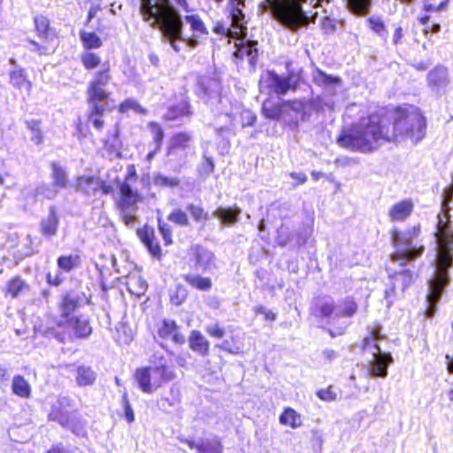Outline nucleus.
<instances>
[{
	"label": "nucleus",
	"instance_id": "nucleus-1",
	"mask_svg": "<svg viewBox=\"0 0 453 453\" xmlns=\"http://www.w3.org/2000/svg\"><path fill=\"white\" fill-rule=\"evenodd\" d=\"M426 120L420 110L414 106L398 108L393 131L377 117H369L352 126L338 138V143L351 150L372 152L388 142L411 141L417 144L426 136Z\"/></svg>",
	"mask_w": 453,
	"mask_h": 453
},
{
	"label": "nucleus",
	"instance_id": "nucleus-2",
	"mask_svg": "<svg viewBox=\"0 0 453 453\" xmlns=\"http://www.w3.org/2000/svg\"><path fill=\"white\" fill-rule=\"evenodd\" d=\"M419 234V227L414 226L406 232H400L395 229L392 232V242L395 251L391 254L390 262L387 265L389 282L385 289V299L390 307L393 303L394 296L397 290L402 293L413 281L414 271L411 262L421 256L424 251L423 247H417L413 238Z\"/></svg>",
	"mask_w": 453,
	"mask_h": 453
},
{
	"label": "nucleus",
	"instance_id": "nucleus-3",
	"mask_svg": "<svg viewBox=\"0 0 453 453\" xmlns=\"http://www.w3.org/2000/svg\"><path fill=\"white\" fill-rule=\"evenodd\" d=\"M140 12L144 21L160 31L163 41L168 42L175 52L181 50L184 28L182 16L168 0L158 7L151 0H147L141 4Z\"/></svg>",
	"mask_w": 453,
	"mask_h": 453
},
{
	"label": "nucleus",
	"instance_id": "nucleus-4",
	"mask_svg": "<svg viewBox=\"0 0 453 453\" xmlns=\"http://www.w3.org/2000/svg\"><path fill=\"white\" fill-rule=\"evenodd\" d=\"M330 0H264L258 5L259 12H268L280 26L290 31H297L308 22V15L302 4L309 3L313 8Z\"/></svg>",
	"mask_w": 453,
	"mask_h": 453
},
{
	"label": "nucleus",
	"instance_id": "nucleus-5",
	"mask_svg": "<svg viewBox=\"0 0 453 453\" xmlns=\"http://www.w3.org/2000/svg\"><path fill=\"white\" fill-rule=\"evenodd\" d=\"M111 80L110 74V64L104 62L101 70L97 71L88 87V120L95 128L101 130L104 127L102 119L104 112L110 110L108 98L109 93L105 86Z\"/></svg>",
	"mask_w": 453,
	"mask_h": 453
},
{
	"label": "nucleus",
	"instance_id": "nucleus-6",
	"mask_svg": "<svg viewBox=\"0 0 453 453\" xmlns=\"http://www.w3.org/2000/svg\"><path fill=\"white\" fill-rule=\"evenodd\" d=\"M197 96L215 116H225L226 122L232 118L231 100L223 91L220 81L216 78L203 77L197 82Z\"/></svg>",
	"mask_w": 453,
	"mask_h": 453
},
{
	"label": "nucleus",
	"instance_id": "nucleus-7",
	"mask_svg": "<svg viewBox=\"0 0 453 453\" xmlns=\"http://www.w3.org/2000/svg\"><path fill=\"white\" fill-rule=\"evenodd\" d=\"M357 311V304L351 296L337 303L331 296L317 297L311 306V314L327 324H334L340 318H352Z\"/></svg>",
	"mask_w": 453,
	"mask_h": 453
},
{
	"label": "nucleus",
	"instance_id": "nucleus-8",
	"mask_svg": "<svg viewBox=\"0 0 453 453\" xmlns=\"http://www.w3.org/2000/svg\"><path fill=\"white\" fill-rule=\"evenodd\" d=\"M92 332L89 319L85 315H77L65 320H58L57 327L48 328L44 335L65 343L67 338L86 339Z\"/></svg>",
	"mask_w": 453,
	"mask_h": 453
},
{
	"label": "nucleus",
	"instance_id": "nucleus-9",
	"mask_svg": "<svg viewBox=\"0 0 453 453\" xmlns=\"http://www.w3.org/2000/svg\"><path fill=\"white\" fill-rule=\"evenodd\" d=\"M34 25L36 35L42 42L29 39L28 50L39 56L53 53L57 48V32L50 26V19L44 15L37 14L34 17Z\"/></svg>",
	"mask_w": 453,
	"mask_h": 453
},
{
	"label": "nucleus",
	"instance_id": "nucleus-10",
	"mask_svg": "<svg viewBox=\"0 0 453 453\" xmlns=\"http://www.w3.org/2000/svg\"><path fill=\"white\" fill-rule=\"evenodd\" d=\"M190 268L202 273H212L217 269V258L213 251L200 245H192L188 252Z\"/></svg>",
	"mask_w": 453,
	"mask_h": 453
},
{
	"label": "nucleus",
	"instance_id": "nucleus-11",
	"mask_svg": "<svg viewBox=\"0 0 453 453\" xmlns=\"http://www.w3.org/2000/svg\"><path fill=\"white\" fill-rule=\"evenodd\" d=\"M49 419L58 422L62 427L69 429L73 434L84 437L87 434V421L78 412L50 411Z\"/></svg>",
	"mask_w": 453,
	"mask_h": 453
},
{
	"label": "nucleus",
	"instance_id": "nucleus-12",
	"mask_svg": "<svg viewBox=\"0 0 453 453\" xmlns=\"http://www.w3.org/2000/svg\"><path fill=\"white\" fill-rule=\"evenodd\" d=\"M293 78L292 74L283 76L274 71H268L263 79L271 91L277 95L284 96L289 90H295L296 88L297 84L293 81Z\"/></svg>",
	"mask_w": 453,
	"mask_h": 453
},
{
	"label": "nucleus",
	"instance_id": "nucleus-13",
	"mask_svg": "<svg viewBox=\"0 0 453 453\" xmlns=\"http://www.w3.org/2000/svg\"><path fill=\"white\" fill-rule=\"evenodd\" d=\"M372 361L370 363L368 371L372 377L386 378L388 368L394 359L389 352L381 350L379 345H375V351L372 352Z\"/></svg>",
	"mask_w": 453,
	"mask_h": 453
},
{
	"label": "nucleus",
	"instance_id": "nucleus-14",
	"mask_svg": "<svg viewBox=\"0 0 453 453\" xmlns=\"http://www.w3.org/2000/svg\"><path fill=\"white\" fill-rule=\"evenodd\" d=\"M85 298L83 293L69 291L65 293L59 303V319L65 320L75 317V311L81 305Z\"/></svg>",
	"mask_w": 453,
	"mask_h": 453
},
{
	"label": "nucleus",
	"instance_id": "nucleus-15",
	"mask_svg": "<svg viewBox=\"0 0 453 453\" xmlns=\"http://www.w3.org/2000/svg\"><path fill=\"white\" fill-rule=\"evenodd\" d=\"M426 81L428 87L433 91L444 90L450 83L448 68L441 65H436L427 73Z\"/></svg>",
	"mask_w": 453,
	"mask_h": 453
},
{
	"label": "nucleus",
	"instance_id": "nucleus-16",
	"mask_svg": "<svg viewBox=\"0 0 453 453\" xmlns=\"http://www.w3.org/2000/svg\"><path fill=\"white\" fill-rule=\"evenodd\" d=\"M258 49L257 42L250 40H241L239 43L235 42V50L234 57L237 59L247 58L251 68H255L257 62Z\"/></svg>",
	"mask_w": 453,
	"mask_h": 453
},
{
	"label": "nucleus",
	"instance_id": "nucleus-17",
	"mask_svg": "<svg viewBox=\"0 0 453 453\" xmlns=\"http://www.w3.org/2000/svg\"><path fill=\"white\" fill-rule=\"evenodd\" d=\"M119 210H136L137 203L141 196L137 190L133 189L128 182H123L119 186Z\"/></svg>",
	"mask_w": 453,
	"mask_h": 453
},
{
	"label": "nucleus",
	"instance_id": "nucleus-18",
	"mask_svg": "<svg viewBox=\"0 0 453 453\" xmlns=\"http://www.w3.org/2000/svg\"><path fill=\"white\" fill-rule=\"evenodd\" d=\"M244 6V0H228L226 7L229 12L232 27L240 33L247 29L245 26V14L242 11Z\"/></svg>",
	"mask_w": 453,
	"mask_h": 453
},
{
	"label": "nucleus",
	"instance_id": "nucleus-19",
	"mask_svg": "<svg viewBox=\"0 0 453 453\" xmlns=\"http://www.w3.org/2000/svg\"><path fill=\"white\" fill-rule=\"evenodd\" d=\"M154 360L151 361L154 365L151 366L152 374L159 378V382L154 381L155 387L157 388L161 383H165L173 380L176 374L173 369L166 365V360L163 356H154Z\"/></svg>",
	"mask_w": 453,
	"mask_h": 453
},
{
	"label": "nucleus",
	"instance_id": "nucleus-20",
	"mask_svg": "<svg viewBox=\"0 0 453 453\" xmlns=\"http://www.w3.org/2000/svg\"><path fill=\"white\" fill-rule=\"evenodd\" d=\"M59 224L57 209L54 206L49 208L47 217L43 218L40 222V230L43 236L51 238L57 234Z\"/></svg>",
	"mask_w": 453,
	"mask_h": 453
},
{
	"label": "nucleus",
	"instance_id": "nucleus-21",
	"mask_svg": "<svg viewBox=\"0 0 453 453\" xmlns=\"http://www.w3.org/2000/svg\"><path fill=\"white\" fill-rule=\"evenodd\" d=\"M188 346L190 349L202 357L209 354L210 342L198 330H192L188 336Z\"/></svg>",
	"mask_w": 453,
	"mask_h": 453
},
{
	"label": "nucleus",
	"instance_id": "nucleus-22",
	"mask_svg": "<svg viewBox=\"0 0 453 453\" xmlns=\"http://www.w3.org/2000/svg\"><path fill=\"white\" fill-rule=\"evenodd\" d=\"M285 111L291 110L300 115L301 120H305L311 115V111L315 109V103L304 100H288L284 101Z\"/></svg>",
	"mask_w": 453,
	"mask_h": 453
},
{
	"label": "nucleus",
	"instance_id": "nucleus-23",
	"mask_svg": "<svg viewBox=\"0 0 453 453\" xmlns=\"http://www.w3.org/2000/svg\"><path fill=\"white\" fill-rule=\"evenodd\" d=\"M242 211L234 207H219L213 212L212 216L218 218L225 226H232L239 221Z\"/></svg>",
	"mask_w": 453,
	"mask_h": 453
},
{
	"label": "nucleus",
	"instance_id": "nucleus-24",
	"mask_svg": "<svg viewBox=\"0 0 453 453\" xmlns=\"http://www.w3.org/2000/svg\"><path fill=\"white\" fill-rule=\"evenodd\" d=\"M413 210V203L410 200H403L394 204L389 211L392 221H403L407 219Z\"/></svg>",
	"mask_w": 453,
	"mask_h": 453
},
{
	"label": "nucleus",
	"instance_id": "nucleus-25",
	"mask_svg": "<svg viewBox=\"0 0 453 453\" xmlns=\"http://www.w3.org/2000/svg\"><path fill=\"white\" fill-rule=\"evenodd\" d=\"M182 278L191 288L200 291H209L212 288L211 278L203 277L201 274L186 273L182 275Z\"/></svg>",
	"mask_w": 453,
	"mask_h": 453
},
{
	"label": "nucleus",
	"instance_id": "nucleus-26",
	"mask_svg": "<svg viewBox=\"0 0 453 453\" xmlns=\"http://www.w3.org/2000/svg\"><path fill=\"white\" fill-rule=\"evenodd\" d=\"M96 372L87 365H79L76 367L75 380L79 387H88L95 383L96 380Z\"/></svg>",
	"mask_w": 453,
	"mask_h": 453
},
{
	"label": "nucleus",
	"instance_id": "nucleus-27",
	"mask_svg": "<svg viewBox=\"0 0 453 453\" xmlns=\"http://www.w3.org/2000/svg\"><path fill=\"white\" fill-rule=\"evenodd\" d=\"M285 112L284 102L277 104L271 100H266L263 103L262 113L266 119L278 120Z\"/></svg>",
	"mask_w": 453,
	"mask_h": 453
},
{
	"label": "nucleus",
	"instance_id": "nucleus-28",
	"mask_svg": "<svg viewBox=\"0 0 453 453\" xmlns=\"http://www.w3.org/2000/svg\"><path fill=\"white\" fill-rule=\"evenodd\" d=\"M50 168L53 187L57 189L65 188L68 184L65 169L58 162H52L50 164Z\"/></svg>",
	"mask_w": 453,
	"mask_h": 453
},
{
	"label": "nucleus",
	"instance_id": "nucleus-29",
	"mask_svg": "<svg viewBox=\"0 0 453 453\" xmlns=\"http://www.w3.org/2000/svg\"><path fill=\"white\" fill-rule=\"evenodd\" d=\"M101 186L100 180L95 177H80L77 180V191H81L86 196H94Z\"/></svg>",
	"mask_w": 453,
	"mask_h": 453
},
{
	"label": "nucleus",
	"instance_id": "nucleus-30",
	"mask_svg": "<svg viewBox=\"0 0 453 453\" xmlns=\"http://www.w3.org/2000/svg\"><path fill=\"white\" fill-rule=\"evenodd\" d=\"M191 141V135L186 132H180L175 134L170 141V145L168 148V154L173 155L176 154L177 150H184L188 148L189 142Z\"/></svg>",
	"mask_w": 453,
	"mask_h": 453
},
{
	"label": "nucleus",
	"instance_id": "nucleus-31",
	"mask_svg": "<svg viewBox=\"0 0 453 453\" xmlns=\"http://www.w3.org/2000/svg\"><path fill=\"white\" fill-rule=\"evenodd\" d=\"M152 371L150 366L139 368L136 370L134 377L139 385V388L144 393H151L153 391V386L151 384Z\"/></svg>",
	"mask_w": 453,
	"mask_h": 453
},
{
	"label": "nucleus",
	"instance_id": "nucleus-32",
	"mask_svg": "<svg viewBox=\"0 0 453 453\" xmlns=\"http://www.w3.org/2000/svg\"><path fill=\"white\" fill-rule=\"evenodd\" d=\"M12 393L21 398H29L31 395V386L22 375H15L12 381Z\"/></svg>",
	"mask_w": 453,
	"mask_h": 453
},
{
	"label": "nucleus",
	"instance_id": "nucleus-33",
	"mask_svg": "<svg viewBox=\"0 0 453 453\" xmlns=\"http://www.w3.org/2000/svg\"><path fill=\"white\" fill-rule=\"evenodd\" d=\"M58 268L64 273H70L81 265V257L76 254L62 255L57 259Z\"/></svg>",
	"mask_w": 453,
	"mask_h": 453
},
{
	"label": "nucleus",
	"instance_id": "nucleus-34",
	"mask_svg": "<svg viewBox=\"0 0 453 453\" xmlns=\"http://www.w3.org/2000/svg\"><path fill=\"white\" fill-rule=\"evenodd\" d=\"M10 82L13 87L19 89L26 88L27 90H30L32 87L23 68L13 69L10 72Z\"/></svg>",
	"mask_w": 453,
	"mask_h": 453
},
{
	"label": "nucleus",
	"instance_id": "nucleus-35",
	"mask_svg": "<svg viewBox=\"0 0 453 453\" xmlns=\"http://www.w3.org/2000/svg\"><path fill=\"white\" fill-rule=\"evenodd\" d=\"M198 453H223V445L218 437L201 439Z\"/></svg>",
	"mask_w": 453,
	"mask_h": 453
},
{
	"label": "nucleus",
	"instance_id": "nucleus-36",
	"mask_svg": "<svg viewBox=\"0 0 453 453\" xmlns=\"http://www.w3.org/2000/svg\"><path fill=\"white\" fill-rule=\"evenodd\" d=\"M313 233L312 221L303 222L302 226L295 231V246L300 248L306 244Z\"/></svg>",
	"mask_w": 453,
	"mask_h": 453
},
{
	"label": "nucleus",
	"instance_id": "nucleus-37",
	"mask_svg": "<svg viewBox=\"0 0 453 453\" xmlns=\"http://www.w3.org/2000/svg\"><path fill=\"white\" fill-rule=\"evenodd\" d=\"M182 19L189 24L190 29L192 30L193 34L199 35H209L207 27H205L203 21L202 20L198 14L186 15L184 18H182Z\"/></svg>",
	"mask_w": 453,
	"mask_h": 453
},
{
	"label": "nucleus",
	"instance_id": "nucleus-38",
	"mask_svg": "<svg viewBox=\"0 0 453 453\" xmlns=\"http://www.w3.org/2000/svg\"><path fill=\"white\" fill-rule=\"evenodd\" d=\"M80 39L86 50L99 49L103 42L101 38L95 32H80Z\"/></svg>",
	"mask_w": 453,
	"mask_h": 453
},
{
	"label": "nucleus",
	"instance_id": "nucleus-39",
	"mask_svg": "<svg viewBox=\"0 0 453 453\" xmlns=\"http://www.w3.org/2000/svg\"><path fill=\"white\" fill-rule=\"evenodd\" d=\"M347 5L351 13L365 16L370 11L371 0H347Z\"/></svg>",
	"mask_w": 453,
	"mask_h": 453
},
{
	"label": "nucleus",
	"instance_id": "nucleus-40",
	"mask_svg": "<svg viewBox=\"0 0 453 453\" xmlns=\"http://www.w3.org/2000/svg\"><path fill=\"white\" fill-rule=\"evenodd\" d=\"M7 293L15 298L23 292L28 290V285L20 278L14 277L7 282Z\"/></svg>",
	"mask_w": 453,
	"mask_h": 453
},
{
	"label": "nucleus",
	"instance_id": "nucleus-41",
	"mask_svg": "<svg viewBox=\"0 0 453 453\" xmlns=\"http://www.w3.org/2000/svg\"><path fill=\"white\" fill-rule=\"evenodd\" d=\"M189 114V104L187 102H181L170 107L166 111L165 118L168 120H174L182 116H188Z\"/></svg>",
	"mask_w": 453,
	"mask_h": 453
},
{
	"label": "nucleus",
	"instance_id": "nucleus-42",
	"mask_svg": "<svg viewBox=\"0 0 453 453\" xmlns=\"http://www.w3.org/2000/svg\"><path fill=\"white\" fill-rule=\"evenodd\" d=\"M276 240L277 243L281 247H285L287 245H291L294 248L296 247L295 246V231L290 232L288 227L283 225L278 229Z\"/></svg>",
	"mask_w": 453,
	"mask_h": 453
},
{
	"label": "nucleus",
	"instance_id": "nucleus-43",
	"mask_svg": "<svg viewBox=\"0 0 453 453\" xmlns=\"http://www.w3.org/2000/svg\"><path fill=\"white\" fill-rule=\"evenodd\" d=\"M81 62L86 70H93L101 64V58L96 53L85 51L81 54Z\"/></svg>",
	"mask_w": 453,
	"mask_h": 453
},
{
	"label": "nucleus",
	"instance_id": "nucleus-44",
	"mask_svg": "<svg viewBox=\"0 0 453 453\" xmlns=\"http://www.w3.org/2000/svg\"><path fill=\"white\" fill-rule=\"evenodd\" d=\"M152 182L159 188H175L180 185V180L177 177H167L161 173L154 174Z\"/></svg>",
	"mask_w": 453,
	"mask_h": 453
},
{
	"label": "nucleus",
	"instance_id": "nucleus-45",
	"mask_svg": "<svg viewBox=\"0 0 453 453\" xmlns=\"http://www.w3.org/2000/svg\"><path fill=\"white\" fill-rule=\"evenodd\" d=\"M215 165L213 158L208 155L207 151L203 153V162L198 166V172L201 177L206 179L213 173Z\"/></svg>",
	"mask_w": 453,
	"mask_h": 453
},
{
	"label": "nucleus",
	"instance_id": "nucleus-46",
	"mask_svg": "<svg viewBox=\"0 0 453 453\" xmlns=\"http://www.w3.org/2000/svg\"><path fill=\"white\" fill-rule=\"evenodd\" d=\"M178 329V326L174 320L163 319L157 329V335L162 339L170 338L174 331Z\"/></svg>",
	"mask_w": 453,
	"mask_h": 453
},
{
	"label": "nucleus",
	"instance_id": "nucleus-47",
	"mask_svg": "<svg viewBox=\"0 0 453 453\" xmlns=\"http://www.w3.org/2000/svg\"><path fill=\"white\" fill-rule=\"evenodd\" d=\"M188 296L187 288L181 285H175L174 288L170 291L171 303L176 306H179L184 303Z\"/></svg>",
	"mask_w": 453,
	"mask_h": 453
},
{
	"label": "nucleus",
	"instance_id": "nucleus-48",
	"mask_svg": "<svg viewBox=\"0 0 453 453\" xmlns=\"http://www.w3.org/2000/svg\"><path fill=\"white\" fill-rule=\"evenodd\" d=\"M174 390L173 388H171V394L173 395ZM180 403V398L178 393L175 395H173L172 398L168 397H161L158 401V407L165 412H171L172 409L177 407Z\"/></svg>",
	"mask_w": 453,
	"mask_h": 453
},
{
	"label": "nucleus",
	"instance_id": "nucleus-49",
	"mask_svg": "<svg viewBox=\"0 0 453 453\" xmlns=\"http://www.w3.org/2000/svg\"><path fill=\"white\" fill-rule=\"evenodd\" d=\"M299 416L291 408H287L280 416V422L282 425L290 426L292 428H296L299 426L297 420Z\"/></svg>",
	"mask_w": 453,
	"mask_h": 453
},
{
	"label": "nucleus",
	"instance_id": "nucleus-50",
	"mask_svg": "<svg viewBox=\"0 0 453 453\" xmlns=\"http://www.w3.org/2000/svg\"><path fill=\"white\" fill-rule=\"evenodd\" d=\"M167 219L178 226H188L189 219L187 213L181 209L173 210L167 217Z\"/></svg>",
	"mask_w": 453,
	"mask_h": 453
},
{
	"label": "nucleus",
	"instance_id": "nucleus-51",
	"mask_svg": "<svg viewBox=\"0 0 453 453\" xmlns=\"http://www.w3.org/2000/svg\"><path fill=\"white\" fill-rule=\"evenodd\" d=\"M368 23L370 28L376 33L378 35L381 37H387L388 32L386 31V27L383 20L379 17H370L368 19Z\"/></svg>",
	"mask_w": 453,
	"mask_h": 453
},
{
	"label": "nucleus",
	"instance_id": "nucleus-52",
	"mask_svg": "<svg viewBox=\"0 0 453 453\" xmlns=\"http://www.w3.org/2000/svg\"><path fill=\"white\" fill-rule=\"evenodd\" d=\"M157 225H158V231L160 234L162 235V238L165 242V245H170L173 242L172 240V226L162 220V219L157 218Z\"/></svg>",
	"mask_w": 453,
	"mask_h": 453
},
{
	"label": "nucleus",
	"instance_id": "nucleus-53",
	"mask_svg": "<svg viewBox=\"0 0 453 453\" xmlns=\"http://www.w3.org/2000/svg\"><path fill=\"white\" fill-rule=\"evenodd\" d=\"M314 81L319 85H333L338 83L340 79L319 70L314 75Z\"/></svg>",
	"mask_w": 453,
	"mask_h": 453
},
{
	"label": "nucleus",
	"instance_id": "nucleus-54",
	"mask_svg": "<svg viewBox=\"0 0 453 453\" xmlns=\"http://www.w3.org/2000/svg\"><path fill=\"white\" fill-rule=\"evenodd\" d=\"M121 404L124 411V416L127 423L131 424L134 421V412L128 401L127 394L124 393L121 397Z\"/></svg>",
	"mask_w": 453,
	"mask_h": 453
},
{
	"label": "nucleus",
	"instance_id": "nucleus-55",
	"mask_svg": "<svg viewBox=\"0 0 453 453\" xmlns=\"http://www.w3.org/2000/svg\"><path fill=\"white\" fill-rule=\"evenodd\" d=\"M187 211L196 222H200L202 219H205L207 218V212H205L200 205L188 203L187 205Z\"/></svg>",
	"mask_w": 453,
	"mask_h": 453
},
{
	"label": "nucleus",
	"instance_id": "nucleus-56",
	"mask_svg": "<svg viewBox=\"0 0 453 453\" xmlns=\"http://www.w3.org/2000/svg\"><path fill=\"white\" fill-rule=\"evenodd\" d=\"M204 330L209 336L217 339H221L226 334L225 328L220 326L219 323L206 325Z\"/></svg>",
	"mask_w": 453,
	"mask_h": 453
},
{
	"label": "nucleus",
	"instance_id": "nucleus-57",
	"mask_svg": "<svg viewBox=\"0 0 453 453\" xmlns=\"http://www.w3.org/2000/svg\"><path fill=\"white\" fill-rule=\"evenodd\" d=\"M150 131L153 134V140L156 143V150L161 147L164 139V131L162 127L154 122L150 123Z\"/></svg>",
	"mask_w": 453,
	"mask_h": 453
},
{
	"label": "nucleus",
	"instance_id": "nucleus-58",
	"mask_svg": "<svg viewBox=\"0 0 453 453\" xmlns=\"http://www.w3.org/2000/svg\"><path fill=\"white\" fill-rule=\"evenodd\" d=\"M137 234L143 244H146L155 239L154 229L150 226H144L142 229H138Z\"/></svg>",
	"mask_w": 453,
	"mask_h": 453
},
{
	"label": "nucleus",
	"instance_id": "nucleus-59",
	"mask_svg": "<svg viewBox=\"0 0 453 453\" xmlns=\"http://www.w3.org/2000/svg\"><path fill=\"white\" fill-rule=\"evenodd\" d=\"M212 31L219 35H225L226 37H233L234 34H237V31H233L230 27H226L223 23L217 22L212 28Z\"/></svg>",
	"mask_w": 453,
	"mask_h": 453
},
{
	"label": "nucleus",
	"instance_id": "nucleus-60",
	"mask_svg": "<svg viewBox=\"0 0 453 453\" xmlns=\"http://www.w3.org/2000/svg\"><path fill=\"white\" fill-rule=\"evenodd\" d=\"M141 109V105L138 104V102L132 98L125 100L119 105V111L121 112H126L128 110H134L135 111H140Z\"/></svg>",
	"mask_w": 453,
	"mask_h": 453
},
{
	"label": "nucleus",
	"instance_id": "nucleus-61",
	"mask_svg": "<svg viewBox=\"0 0 453 453\" xmlns=\"http://www.w3.org/2000/svg\"><path fill=\"white\" fill-rule=\"evenodd\" d=\"M317 396L323 401L332 402L336 400L337 394L328 388L319 390L317 392Z\"/></svg>",
	"mask_w": 453,
	"mask_h": 453
},
{
	"label": "nucleus",
	"instance_id": "nucleus-62",
	"mask_svg": "<svg viewBox=\"0 0 453 453\" xmlns=\"http://www.w3.org/2000/svg\"><path fill=\"white\" fill-rule=\"evenodd\" d=\"M37 195H42L48 199H52L57 195V189H53L48 185L42 184L36 188Z\"/></svg>",
	"mask_w": 453,
	"mask_h": 453
},
{
	"label": "nucleus",
	"instance_id": "nucleus-63",
	"mask_svg": "<svg viewBox=\"0 0 453 453\" xmlns=\"http://www.w3.org/2000/svg\"><path fill=\"white\" fill-rule=\"evenodd\" d=\"M144 245L147 248L148 251L151 254V256L157 257V259L161 257V247L159 243L155 241V239L150 242H147Z\"/></svg>",
	"mask_w": 453,
	"mask_h": 453
},
{
	"label": "nucleus",
	"instance_id": "nucleus-64",
	"mask_svg": "<svg viewBox=\"0 0 453 453\" xmlns=\"http://www.w3.org/2000/svg\"><path fill=\"white\" fill-rule=\"evenodd\" d=\"M136 210H119L121 218L126 225H133L135 220L134 212Z\"/></svg>",
	"mask_w": 453,
	"mask_h": 453
}]
</instances>
